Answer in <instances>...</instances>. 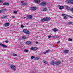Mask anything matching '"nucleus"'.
Wrapping results in <instances>:
<instances>
[{
  "label": "nucleus",
  "mask_w": 73,
  "mask_h": 73,
  "mask_svg": "<svg viewBox=\"0 0 73 73\" xmlns=\"http://www.w3.org/2000/svg\"><path fill=\"white\" fill-rule=\"evenodd\" d=\"M10 68L13 71H16V68L15 66L13 65H10Z\"/></svg>",
  "instance_id": "1"
},
{
  "label": "nucleus",
  "mask_w": 73,
  "mask_h": 73,
  "mask_svg": "<svg viewBox=\"0 0 73 73\" xmlns=\"http://www.w3.org/2000/svg\"><path fill=\"white\" fill-rule=\"evenodd\" d=\"M23 32L27 34V35H28V34L29 33V31H28V30L27 29H25L23 30Z\"/></svg>",
  "instance_id": "2"
},
{
  "label": "nucleus",
  "mask_w": 73,
  "mask_h": 73,
  "mask_svg": "<svg viewBox=\"0 0 73 73\" xmlns=\"http://www.w3.org/2000/svg\"><path fill=\"white\" fill-rule=\"evenodd\" d=\"M0 46H2L3 47V48H7V47H8L7 45L5 44H3L2 43H0Z\"/></svg>",
  "instance_id": "3"
},
{
  "label": "nucleus",
  "mask_w": 73,
  "mask_h": 73,
  "mask_svg": "<svg viewBox=\"0 0 73 73\" xmlns=\"http://www.w3.org/2000/svg\"><path fill=\"white\" fill-rule=\"evenodd\" d=\"M40 5L41 6H45L46 5V3L43 2L40 3Z\"/></svg>",
  "instance_id": "4"
},
{
  "label": "nucleus",
  "mask_w": 73,
  "mask_h": 73,
  "mask_svg": "<svg viewBox=\"0 0 73 73\" xmlns=\"http://www.w3.org/2000/svg\"><path fill=\"white\" fill-rule=\"evenodd\" d=\"M32 18V16L31 15H29L28 16L27 19H29V20H30V19H31Z\"/></svg>",
  "instance_id": "5"
},
{
  "label": "nucleus",
  "mask_w": 73,
  "mask_h": 73,
  "mask_svg": "<svg viewBox=\"0 0 73 73\" xmlns=\"http://www.w3.org/2000/svg\"><path fill=\"white\" fill-rule=\"evenodd\" d=\"M59 37H60V36H53V38L54 39L58 38Z\"/></svg>",
  "instance_id": "6"
},
{
  "label": "nucleus",
  "mask_w": 73,
  "mask_h": 73,
  "mask_svg": "<svg viewBox=\"0 0 73 73\" xmlns=\"http://www.w3.org/2000/svg\"><path fill=\"white\" fill-rule=\"evenodd\" d=\"M55 64L56 65H60V62H57L55 63Z\"/></svg>",
  "instance_id": "7"
},
{
  "label": "nucleus",
  "mask_w": 73,
  "mask_h": 73,
  "mask_svg": "<svg viewBox=\"0 0 73 73\" xmlns=\"http://www.w3.org/2000/svg\"><path fill=\"white\" fill-rule=\"evenodd\" d=\"M31 44V42L29 41H28L26 42V44L27 45H29Z\"/></svg>",
  "instance_id": "8"
},
{
  "label": "nucleus",
  "mask_w": 73,
  "mask_h": 73,
  "mask_svg": "<svg viewBox=\"0 0 73 73\" xmlns=\"http://www.w3.org/2000/svg\"><path fill=\"white\" fill-rule=\"evenodd\" d=\"M31 9L32 11H35V10H36V9H37L35 7H31Z\"/></svg>",
  "instance_id": "9"
},
{
  "label": "nucleus",
  "mask_w": 73,
  "mask_h": 73,
  "mask_svg": "<svg viewBox=\"0 0 73 73\" xmlns=\"http://www.w3.org/2000/svg\"><path fill=\"white\" fill-rule=\"evenodd\" d=\"M46 21H49L51 19V18L50 17H46Z\"/></svg>",
  "instance_id": "10"
},
{
  "label": "nucleus",
  "mask_w": 73,
  "mask_h": 73,
  "mask_svg": "<svg viewBox=\"0 0 73 73\" xmlns=\"http://www.w3.org/2000/svg\"><path fill=\"white\" fill-rule=\"evenodd\" d=\"M4 25L5 27H7V26H9V23H6Z\"/></svg>",
  "instance_id": "11"
},
{
  "label": "nucleus",
  "mask_w": 73,
  "mask_h": 73,
  "mask_svg": "<svg viewBox=\"0 0 73 73\" xmlns=\"http://www.w3.org/2000/svg\"><path fill=\"white\" fill-rule=\"evenodd\" d=\"M66 9L68 10H69V9H70V7L68 6H66Z\"/></svg>",
  "instance_id": "12"
},
{
  "label": "nucleus",
  "mask_w": 73,
  "mask_h": 73,
  "mask_svg": "<svg viewBox=\"0 0 73 73\" xmlns=\"http://www.w3.org/2000/svg\"><path fill=\"white\" fill-rule=\"evenodd\" d=\"M42 21H43V22H44V21H46V18L42 19Z\"/></svg>",
  "instance_id": "13"
},
{
  "label": "nucleus",
  "mask_w": 73,
  "mask_h": 73,
  "mask_svg": "<svg viewBox=\"0 0 73 73\" xmlns=\"http://www.w3.org/2000/svg\"><path fill=\"white\" fill-rule=\"evenodd\" d=\"M68 3H70L71 4H73V0H70L68 1Z\"/></svg>",
  "instance_id": "14"
},
{
  "label": "nucleus",
  "mask_w": 73,
  "mask_h": 73,
  "mask_svg": "<svg viewBox=\"0 0 73 73\" xmlns=\"http://www.w3.org/2000/svg\"><path fill=\"white\" fill-rule=\"evenodd\" d=\"M3 5H9V3L7 2H5L4 3Z\"/></svg>",
  "instance_id": "15"
},
{
  "label": "nucleus",
  "mask_w": 73,
  "mask_h": 73,
  "mask_svg": "<svg viewBox=\"0 0 73 73\" xmlns=\"http://www.w3.org/2000/svg\"><path fill=\"white\" fill-rule=\"evenodd\" d=\"M63 8H64V6H60L59 7V9H63Z\"/></svg>",
  "instance_id": "16"
},
{
  "label": "nucleus",
  "mask_w": 73,
  "mask_h": 73,
  "mask_svg": "<svg viewBox=\"0 0 73 73\" xmlns=\"http://www.w3.org/2000/svg\"><path fill=\"white\" fill-rule=\"evenodd\" d=\"M69 52V50H65L64 52H63L64 53H67Z\"/></svg>",
  "instance_id": "17"
},
{
  "label": "nucleus",
  "mask_w": 73,
  "mask_h": 73,
  "mask_svg": "<svg viewBox=\"0 0 73 73\" xmlns=\"http://www.w3.org/2000/svg\"><path fill=\"white\" fill-rule=\"evenodd\" d=\"M53 31H54V32H57V31H58V30L57 29L54 28L53 29Z\"/></svg>",
  "instance_id": "18"
},
{
  "label": "nucleus",
  "mask_w": 73,
  "mask_h": 73,
  "mask_svg": "<svg viewBox=\"0 0 73 73\" xmlns=\"http://www.w3.org/2000/svg\"><path fill=\"white\" fill-rule=\"evenodd\" d=\"M34 60H39V58L37 57H35L34 59Z\"/></svg>",
  "instance_id": "19"
},
{
  "label": "nucleus",
  "mask_w": 73,
  "mask_h": 73,
  "mask_svg": "<svg viewBox=\"0 0 73 73\" xmlns=\"http://www.w3.org/2000/svg\"><path fill=\"white\" fill-rule=\"evenodd\" d=\"M48 52H49V50H48L45 52H44V54H46V53H48Z\"/></svg>",
  "instance_id": "20"
},
{
  "label": "nucleus",
  "mask_w": 73,
  "mask_h": 73,
  "mask_svg": "<svg viewBox=\"0 0 73 73\" xmlns=\"http://www.w3.org/2000/svg\"><path fill=\"white\" fill-rule=\"evenodd\" d=\"M34 2L37 4H38V0H34Z\"/></svg>",
  "instance_id": "21"
},
{
  "label": "nucleus",
  "mask_w": 73,
  "mask_h": 73,
  "mask_svg": "<svg viewBox=\"0 0 73 73\" xmlns=\"http://www.w3.org/2000/svg\"><path fill=\"white\" fill-rule=\"evenodd\" d=\"M28 51H29L28 50H27V49H25L24 50V52H28Z\"/></svg>",
  "instance_id": "22"
},
{
  "label": "nucleus",
  "mask_w": 73,
  "mask_h": 73,
  "mask_svg": "<svg viewBox=\"0 0 73 73\" xmlns=\"http://www.w3.org/2000/svg\"><path fill=\"white\" fill-rule=\"evenodd\" d=\"M51 64H52V65H53L55 63H54V61H51Z\"/></svg>",
  "instance_id": "23"
},
{
  "label": "nucleus",
  "mask_w": 73,
  "mask_h": 73,
  "mask_svg": "<svg viewBox=\"0 0 73 73\" xmlns=\"http://www.w3.org/2000/svg\"><path fill=\"white\" fill-rule=\"evenodd\" d=\"M35 56H32L31 57V59H35Z\"/></svg>",
  "instance_id": "24"
},
{
  "label": "nucleus",
  "mask_w": 73,
  "mask_h": 73,
  "mask_svg": "<svg viewBox=\"0 0 73 73\" xmlns=\"http://www.w3.org/2000/svg\"><path fill=\"white\" fill-rule=\"evenodd\" d=\"M27 5V3H23L22 4V5H23V6H25Z\"/></svg>",
  "instance_id": "25"
},
{
  "label": "nucleus",
  "mask_w": 73,
  "mask_h": 73,
  "mask_svg": "<svg viewBox=\"0 0 73 73\" xmlns=\"http://www.w3.org/2000/svg\"><path fill=\"white\" fill-rule=\"evenodd\" d=\"M38 49V48L37 47H35L34 48V50H37Z\"/></svg>",
  "instance_id": "26"
},
{
  "label": "nucleus",
  "mask_w": 73,
  "mask_h": 73,
  "mask_svg": "<svg viewBox=\"0 0 73 73\" xmlns=\"http://www.w3.org/2000/svg\"><path fill=\"white\" fill-rule=\"evenodd\" d=\"M12 55L13 56H14V57H16V56H17V54H12Z\"/></svg>",
  "instance_id": "27"
},
{
  "label": "nucleus",
  "mask_w": 73,
  "mask_h": 73,
  "mask_svg": "<svg viewBox=\"0 0 73 73\" xmlns=\"http://www.w3.org/2000/svg\"><path fill=\"white\" fill-rule=\"evenodd\" d=\"M17 13V11H15L13 12L14 14H16Z\"/></svg>",
  "instance_id": "28"
},
{
  "label": "nucleus",
  "mask_w": 73,
  "mask_h": 73,
  "mask_svg": "<svg viewBox=\"0 0 73 73\" xmlns=\"http://www.w3.org/2000/svg\"><path fill=\"white\" fill-rule=\"evenodd\" d=\"M43 62L45 64H48L47 62H46V61L43 60Z\"/></svg>",
  "instance_id": "29"
},
{
  "label": "nucleus",
  "mask_w": 73,
  "mask_h": 73,
  "mask_svg": "<svg viewBox=\"0 0 73 73\" xmlns=\"http://www.w3.org/2000/svg\"><path fill=\"white\" fill-rule=\"evenodd\" d=\"M68 41H72V39H70V38H69Z\"/></svg>",
  "instance_id": "30"
},
{
  "label": "nucleus",
  "mask_w": 73,
  "mask_h": 73,
  "mask_svg": "<svg viewBox=\"0 0 73 73\" xmlns=\"http://www.w3.org/2000/svg\"><path fill=\"white\" fill-rule=\"evenodd\" d=\"M47 10V8H45L43 10V11H46Z\"/></svg>",
  "instance_id": "31"
},
{
  "label": "nucleus",
  "mask_w": 73,
  "mask_h": 73,
  "mask_svg": "<svg viewBox=\"0 0 73 73\" xmlns=\"http://www.w3.org/2000/svg\"><path fill=\"white\" fill-rule=\"evenodd\" d=\"M7 10L6 9H3L2 10V11H7Z\"/></svg>",
  "instance_id": "32"
},
{
  "label": "nucleus",
  "mask_w": 73,
  "mask_h": 73,
  "mask_svg": "<svg viewBox=\"0 0 73 73\" xmlns=\"http://www.w3.org/2000/svg\"><path fill=\"white\" fill-rule=\"evenodd\" d=\"M30 49L31 50H34V47L31 48Z\"/></svg>",
  "instance_id": "33"
},
{
  "label": "nucleus",
  "mask_w": 73,
  "mask_h": 73,
  "mask_svg": "<svg viewBox=\"0 0 73 73\" xmlns=\"http://www.w3.org/2000/svg\"><path fill=\"white\" fill-rule=\"evenodd\" d=\"M68 24H72V22H68Z\"/></svg>",
  "instance_id": "34"
},
{
  "label": "nucleus",
  "mask_w": 73,
  "mask_h": 73,
  "mask_svg": "<svg viewBox=\"0 0 73 73\" xmlns=\"http://www.w3.org/2000/svg\"><path fill=\"white\" fill-rule=\"evenodd\" d=\"M22 38L23 39H25V36H23L22 37Z\"/></svg>",
  "instance_id": "35"
},
{
  "label": "nucleus",
  "mask_w": 73,
  "mask_h": 73,
  "mask_svg": "<svg viewBox=\"0 0 73 73\" xmlns=\"http://www.w3.org/2000/svg\"><path fill=\"white\" fill-rule=\"evenodd\" d=\"M62 16H65V15H66L65 14H62L61 15Z\"/></svg>",
  "instance_id": "36"
},
{
  "label": "nucleus",
  "mask_w": 73,
  "mask_h": 73,
  "mask_svg": "<svg viewBox=\"0 0 73 73\" xmlns=\"http://www.w3.org/2000/svg\"><path fill=\"white\" fill-rule=\"evenodd\" d=\"M68 17H70V18H72V16H68Z\"/></svg>",
  "instance_id": "37"
},
{
  "label": "nucleus",
  "mask_w": 73,
  "mask_h": 73,
  "mask_svg": "<svg viewBox=\"0 0 73 73\" xmlns=\"http://www.w3.org/2000/svg\"><path fill=\"white\" fill-rule=\"evenodd\" d=\"M21 28H24V26L21 25Z\"/></svg>",
  "instance_id": "38"
},
{
  "label": "nucleus",
  "mask_w": 73,
  "mask_h": 73,
  "mask_svg": "<svg viewBox=\"0 0 73 73\" xmlns=\"http://www.w3.org/2000/svg\"><path fill=\"white\" fill-rule=\"evenodd\" d=\"M66 18H67V17H66V16H65L64 17V20H65V19H66Z\"/></svg>",
  "instance_id": "39"
},
{
  "label": "nucleus",
  "mask_w": 73,
  "mask_h": 73,
  "mask_svg": "<svg viewBox=\"0 0 73 73\" xmlns=\"http://www.w3.org/2000/svg\"><path fill=\"white\" fill-rule=\"evenodd\" d=\"M51 35H50L49 36H48V38H51Z\"/></svg>",
  "instance_id": "40"
},
{
  "label": "nucleus",
  "mask_w": 73,
  "mask_h": 73,
  "mask_svg": "<svg viewBox=\"0 0 73 73\" xmlns=\"http://www.w3.org/2000/svg\"><path fill=\"white\" fill-rule=\"evenodd\" d=\"M3 1H1V0H0V3H3Z\"/></svg>",
  "instance_id": "41"
},
{
  "label": "nucleus",
  "mask_w": 73,
  "mask_h": 73,
  "mask_svg": "<svg viewBox=\"0 0 73 73\" xmlns=\"http://www.w3.org/2000/svg\"><path fill=\"white\" fill-rule=\"evenodd\" d=\"M71 11H73V8H72V9H71Z\"/></svg>",
  "instance_id": "42"
},
{
  "label": "nucleus",
  "mask_w": 73,
  "mask_h": 73,
  "mask_svg": "<svg viewBox=\"0 0 73 73\" xmlns=\"http://www.w3.org/2000/svg\"><path fill=\"white\" fill-rule=\"evenodd\" d=\"M5 17H7L6 16H5L4 17H3V19H4V18H5Z\"/></svg>",
  "instance_id": "43"
},
{
  "label": "nucleus",
  "mask_w": 73,
  "mask_h": 73,
  "mask_svg": "<svg viewBox=\"0 0 73 73\" xmlns=\"http://www.w3.org/2000/svg\"><path fill=\"white\" fill-rule=\"evenodd\" d=\"M5 42L6 43H8V41L7 40V41H5Z\"/></svg>",
  "instance_id": "44"
},
{
  "label": "nucleus",
  "mask_w": 73,
  "mask_h": 73,
  "mask_svg": "<svg viewBox=\"0 0 73 73\" xmlns=\"http://www.w3.org/2000/svg\"><path fill=\"white\" fill-rule=\"evenodd\" d=\"M12 17V18H13V19H14V18H15V16H13Z\"/></svg>",
  "instance_id": "45"
},
{
  "label": "nucleus",
  "mask_w": 73,
  "mask_h": 73,
  "mask_svg": "<svg viewBox=\"0 0 73 73\" xmlns=\"http://www.w3.org/2000/svg\"><path fill=\"white\" fill-rule=\"evenodd\" d=\"M60 41H58L57 42V44H58L59 43H60Z\"/></svg>",
  "instance_id": "46"
},
{
  "label": "nucleus",
  "mask_w": 73,
  "mask_h": 73,
  "mask_svg": "<svg viewBox=\"0 0 73 73\" xmlns=\"http://www.w3.org/2000/svg\"><path fill=\"white\" fill-rule=\"evenodd\" d=\"M21 3H24V1H22Z\"/></svg>",
  "instance_id": "47"
},
{
  "label": "nucleus",
  "mask_w": 73,
  "mask_h": 73,
  "mask_svg": "<svg viewBox=\"0 0 73 73\" xmlns=\"http://www.w3.org/2000/svg\"><path fill=\"white\" fill-rule=\"evenodd\" d=\"M38 44V42H36V44Z\"/></svg>",
  "instance_id": "48"
},
{
  "label": "nucleus",
  "mask_w": 73,
  "mask_h": 73,
  "mask_svg": "<svg viewBox=\"0 0 73 73\" xmlns=\"http://www.w3.org/2000/svg\"><path fill=\"white\" fill-rule=\"evenodd\" d=\"M1 11L0 10V13H1Z\"/></svg>",
  "instance_id": "49"
},
{
  "label": "nucleus",
  "mask_w": 73,
  "mask_h": 73,
  "mask_svg": "<svg viewBox=\"0 0 73 73\" xmlns=\"http://www.w3.org/2000/svg\"><path fill=\"white\" fill-rule=\"evenodd\" d=\"M24 18H25V17H24Z\"/></svg>",
  "instance_id": "50"
}]
</instances>
